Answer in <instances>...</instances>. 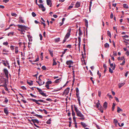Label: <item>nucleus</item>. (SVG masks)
Segmentation results:
<instances>
[{"label": "nucleus", "instance_id": "obj_1", "mask_svg": "<svg viewBox=\"0 0 129 129\" xmlns=\"http://www.w3.org/2000/svg\"><path fill=\"white\" fill-rule=\"evenodd\" d=\"M76 114L78 116L80 117V118H79L81 120H84V119L85 118L84 117V116L82 114L80 111L77 113Z\"/></svg>", "mask_w": 129, "mask_h": 129}, {"label": "nucleus", "instance_id": "obj_2", "mask_svg": "<svg viewBox=\"0 0 129 129\" xmlns=\"http://www.w3.org/2000/svg\"><path fill=\"white\" fill-rule=\"evenodd\" d=\"M17 25L19 28H20L22 29L26 30L27 28V27L25 25Z\"/></svg>", "mask_w": 129, "mask_h": 129}, {"label": "nucleus", "instance_id": "obj_3", "mask_svg": "<svg viewBox=\"0 0 129 129\" xmlns=\"http://www.w3.org/2000/svg\"><path fill=\"white\" fill-rule=\"evenodd\" d=\"M71 29L70 28H69L68 30V32L67 33L66 35L65 38L67 39L70 37V33L71 32Z\"/></svg>", "mask_w": 129, "mask_h": 129}, {"label": "nucleus", "instance_id": "obj_4", "mask_svg": "<svg viewBox=\"0 0 129 129\" xmlns=\"http://www.w3.org/2000/svg\"><path fill=\"white\" fill-rule=\"evenodd\" d=\"M70 90V88H67L66 89L63 93V94H66V95H67L69 92V91Z\"/></svg>", "mask_w": 129, "mask_h": 129}, {"label": "nucleus", "instance_id": "obj_5", "mask_svg": "<svg viewBox=\"0 0 129 129\" xmlns=\"http://www.w3.org/2000/svg\"><path fill=\"white\" fill-rule=\"evenodd\" d=\"M38 5L39 6V8H41L42 9V11H43L44 12L45 11V8L44 7V6L43 5V4H40V5L38 4Z\"/></svg>", "mask_w": 129, "mask_h": 129}, {"label": "nucleus", "instance_id": "obj_6", "mask_svg": "<svg viewBox=\"0 0 129 129\" xmlns=\"http://www.w3.org/2000/svg\"><path fill=\"white\" fill-rule=\"evenodd\" d=\"M46 2L47 5H50V7L52 6V3L51 0H46Z\"/></svg>", "mask_w": 129, "mask_h": 129}, {"label": "nucleus", "instance_id": "obj_7", "mask_svg": "<svg viewBox=\"0 0 129 129\" xmlns=\"http://www.w3.org/2000/svg\"><path fill=\"white\" fill-rule=\"evenodd\" d=\"M98 102L96 104V107L97 108H99H99H102V106L100 105V104L99 103V101L98 100Z\"/></svg>", "mask_w": 129, "mask_h": 129}, {"label": "nucleus", "instance_id": "obj_8", "mask_svg": "<svg viewBox=\"0 0 129 129\" xmlns=\"http://www.w3.org/2000/svg\"><path fill=\"white\" fill-rule=\"evenodd\" d=\"M30 100H31L32 101H33L34 102H35L37 104H38V105H40L41 104V103H39L38 102H39V101H38V100H37L35 99H30Z\"/></svg>", "mask_w": 129, "mask_h": 129}, {"label": "nucleus", "instance_id": "obj_9", "mask_svg": "<svg viewBox=\"0 0 129 129\" xmlns=\"http://www.w3.org/2000/svg\"><path fill=\"white\" fill-rule=\"evenodd\" d=\"M31 121H32L34 123H37L38 124L39 123V121L37 119H32Z\"/></svg>", "mask_w": 129, "mask_h": 129}, {"label": "nucleus", "instance_id": "obj_10", "mask_svg": "<svg viewBox=\"0 0 129 129\" xmlns=\"http://www.w3.org/2000/svg\"><path fill=\"white\" fill-rule=\"evenodd\" d=\"M78 41H79V43L78 44V47L79 48V50H80V42L81 41V38L80 37H78Z\"/></svg>", "mask_w": 129, "mask_h": 129}, {"label": "nucleus", "instance_id": "obj_11", "mask_svg": "<svg viewBox=\"0 0 129 129\" xmlns=\"http://www.w3.org/2000/svg\"><path fill=\"white\" fill-rule=\"evenodd\" d=\"M80 3L79 2H77V3H76L75 4V6L76 7L78 8L80 7Z\"/></svg>", "mask_w": 129, "mask_h": 129}, {"label": "nucleus", "instance_id": "obj_12", "mask_svg": "<svg viewBox=\"0 0 129 129\" xmlns=\"http://www.w3.org/2000/svg\"><path fill=\"white\" fill-rule=\"evenodd\" d=\"M73 62L71 60L67 61L66 62V64L68 65H71Z\"/></svg>", "mask_w": 129, "mask_h": 129}, {"label": "nucleus", "instance_id": "obj_13", "mask_svg": "<svg viewBox=\"0 0 129 129\" xmlns=\"http://www.w3.org/2000/svg\"><path fill=\"white\" fill-rule=\"evenodd\" d=\"M107 103L106 102H105L103 104V106L104 108L106 109L107 107Z\"/></svg>", "mask_w": 129, "mask_h": 129}, {"label": "nucleus", "instance_id": "obj_14", "mask_svg": "<svg viewBox=\"0 0 129 129\" xmlns=\"http://www.w3.org/2000/svg\"><path fill=\"white\" fill-rule=\"evenodd\" d=\"M125 83L123 82L121 83H119L118 84L119 88H120L122 86L124 85L125 84Z\"/></svg>", "mask_w": 129, "mask_h": 129}, {"label": "nucleus", "instance_id": "obj_15", "mask_svg": "<svg viewBox=\"0 0 129 129\" xmlns=\"http://www.w3.org/2000/svg\"><path fill=\"white\" fill-rule=\"evenodd\" d=\"M27 83L30 85H32L33 84V81H27Z\"/></svg>", "mask_w": 129, "mask_h": 129}, {"label": "nucleus", "instance_id": "obj_16", "mask_svg": "<svg viewBox=\"0 0 129 129\" xmlns=\"http://www.w3.org/2000/svg\"><path fill=\"white\" fill-rule=\"evenodd\" d=\"M4 113L7 115L9 113V112L8 111L7 108H5L4 109Z\"/></svg>", "mask_w": 129, "mask_h": 129}, {"label": "nucleus", "instance_id": "obj_17", "mask_svg": "<svg viewBox=\"0 0 129 129\" xmlns=\"http://www.w3.org/2000/svg\"><path fill=\"white\" fill-rule=\"evenodd\" d=\"M122 109L118 107H117V111L118 113H119L120 111L121 112H122Z\"/></svg>", "mask_w": 129, "mask_h": 129}, {"label": "nucleus", "instance_id": "obj_18", "mask_svg": "<svg viewBox=\"0 0 129 129\" xmlns=\"http://www.w3.org/2000/svg\"><path fill=\"white\" fill-rule=\"evenodd\" d=\"M79 36H81V35H82V32L81 31L80 28V27L79 28Z\"/></svg>", "mask_w": 129, "mask_h": 129}, {"label": "nucleus", "instance_id": "obj_19", "mask_svg": "<svg viewBox=\"0 0 129 129\" xmlns=\"http://www.w3.org/2000/svg\"><path fill=\"white\" fill-rule=\"evenodd\" d=\"M81 124L83 126L84 128H85V127H86L87 126V125H86V124H85V123H84L83 122H81Z\"/></svg>", "mask_w": 129, "mask_h": 129}, {"label": "nucleus", "instance_id": "obj_20", "mask_svg": "<svg viewBox=\"0 0 129 129\" xmlns=\"http://www.w3.org/2000/svg\"><path fill=\"white\" fill-rule=\"evenodd\" d=\"M3 72L5 74H8V71L6 69H4L3 70Z\"/></svg>", "mask_w": 129, "mask_h": 129}, {"label": "nucleus", "instance_id": "obj_21", "mask_svg": "<svg viewBox=\"0 0 129 129\" xmlns=\"http://www.w3.org/2000/svg\"><path fill=\"white\" fill-rule=\"evenodd\" d=\"M85 25L86 27L87 28L88 27V21L87 20L85 19Z\"/></svg>", "mask_w": 129, "mask_h": 129}, {"label": "nucleus", "instance_id": "obj_22", "mask_svg": "<svg viewBox=\"0 0 129 129\" xmlns=\"http://www.w3.org/2000/svg\"><path fill=\"white\" fill-rule=\"evenodd\" d=\"M34 116H36L37 117H39L40 118H42L43 117V116H42L41 115H39L38 114H35L34 115Z\"/></svg>", "mask_w": 129, "mask_h": 129}, {"label": "nucleus", "instance_id": "obj_23", "mask_svg": "<svg viewBox=\"0 0 129 129\" xmlns=\"http://www.w3.org/2000/svg\"><path fill=\"white\" fill-rule=\"evenodd\" d=\"M105 47V48H109V44L107 43H106L104 45Z\"/></svg>", "mask_w": 129, "mask_h": 129}, {"label": "nucleus", "instance_id": "obj_24", "mask_svg": "<svg viewBox=\"0 0 129 129\" xmlns=\"http://www.w3.org/2000/svg\"><path fill=\"white\" fill-rule=\"evenodd\" d=\"M28 37L29 39V41L30 42L31 41H32V39H31L32 38V37L30 35H28Z\"/></svg>", "mask_w": 129, "mask_h": 129}, {"label": "nucleus", "instance_id": "obj_25", "mask_svg": "<svg viewBox=\"0 0 129 129\" xmlns=\"http://www.w3.org/2000/svg\"><path fill=\"white\" fill-rule=\"evenodd\" d=\"M74 108H75V110L76 111V113H77L79 111L78 109L77 108L75 105H74Z\"/></svg>", "mask_w": 129, "mask_h": 129}, {"label": "nucleus", "instance_id": "obj_26", "mask_svg": "<svg viewBox=\"0 0 129 129\" xmlns=\"http://www.w3.org/2000/svg\"><path fill=\"white\" fill-rule=\"evenodd\" d=\"M107 34L108 35V36H109L110 38H111V33H110V31L109 30H108V31H107Z\"/></svg>", "mask_w": 129, "mask_h": 129}, {"label": "nucleus", "instance_id": "obj_27", "mask_svg": "<svg viewBox=\"0 0 129 129\" xmlns=\"http://www.w3.org/2000/svg\"><path fill=\"white\" fill-rule=\"evenodd\" d=\"M61 78H60L58 79H56L54 81V82L56 83H58L59 82V80H60V81H61Z\"/></svg>", "mask_w": 129, "mask_h": 129}, {"label": "nucleus", "instance_id": "obj_28", "mask_svg": "<svg viewBox=\"0 0 129 129\" xmlns=\"http://www.w3.org/2000/svg\"><path fill=\"white\" fill-rule=\"evenodd\" d=\"M115 106V104L114 103H113V105H112V111H113L114 110Z\"/></svg>", "mask_w": 129, "mask_h": 129}, {"label": "nucleus", "instance_id": "obj_29", "mask_svg": "<svg viewBox=\"0 0 129 129\" xmlns=\"http://www.w3.org/2000/svg\"><path fill=\"white\" fill-rule=\"evenodd\" d=\"M53 64H52L53 66L54 65H56L57 63L56 62L55 60L54 59H53Z\"/></svg>", "mask_w": 129, "mask_h": 129}, {"label": "nucleus", "instance_id": "obj_30", "mask_svg": "<svg viewBox=\"0 0 129 129\" xmlns=\"http://www.w3.org/2000/svg\"><path fill=\"white\" fill-rule=\"evenodd\" d=\"M37 89L38 90L39 92L40 93V94H41V93L43 92L38 87H37Z\"/></svg>", "mask_w": 129, "mask_h": 129}, {"label": "nucleus", "instance_id": "obj_31", "mask_svg": "<svg viewBox=\"0 0 129 129\" xmlns=\"http://www.w3.org/2000/svg\"><path fill=\"white\" fill-rule=\"evenodd\" d=\"M40 83H38V84L39 86H41L43 84L45 83V82L44 81H43V82H41V81H40Z\"/></svg>", "mask_w": 129, "mask_h": 129}, {"label": "nucleus", "instance_id": "obj_32", "mask_svg": "<svg viewBox=\"0 0 129 129\" xmlns=\"http://www.w3.org/2000/svg\"><path fill=\"white\" fill-rule=\"evenodd\" d=\"M18 30H19V31H21V34H24V33L23 32H25V31L24 30H23V29H21V30L18 29Z\"/></svg>", "mask_w": 129, "mask_h": 129}, {"label": "nucleus", "instance_id": "obj_33", "mask_svg": "<svg viewBox=\"0 0 129 129\" xmlns=\"http://www.w3.org/2000/svg\"><path fill=\"white\" fill-rule=\"evenodd\" d=\"M123 7L126 9H128V8L127 5L126 4H123Z\"/></svg>", "mask_w": 129, "mask_h": 129}, {"label": "nucleus", "instance_id": "obj_34", "mask_svg": "<svg viewBox=\"0 0 129 129\" xmlns=\"http://www.w3.org/2000/svg\"><path fill=\"white\" fill-rule=\"evenodd\" d=\"M2 63L5 66H7L5 60H2Z\"/></svg>", "mask_w": 129, "mask_h": 129}, {"label": "nucleus", "instance_id": "obj_35", "mask_svg": "<svg viewBox=\"0 0 129 129\" xmlns=\"http://www.w3.org/2000/svg\"><path fill=\"white\" fill-rule=\"evenodd\" d=\"M38 101L39 102H43L44 103H47V102L46 101H45L42 100H38Z\"/></svg>", "mask_w": 129, "mask_h": 129}, {"label": "nucleus", "instance_id": "obj_36", "mask_svg": "<svg viewBox=\"0 0 129 129\" xmlns=\"http://www.w3.org/2000/svg\"><path fill=\"white\" fill-rule=\"evenodd\" d=\"M97 73L98 75H99V78H100L101 77V73H99V70H98L97 71Z\"/></svg>", "mask_w": 129, "mask_h": 129}, {"label": "nucleus", "instance_id": "obj_37", "mask_svg": "<svg viewBox=\"0 0 129 129\" xmlns=\"http://www.w3.org/2000/svg\"><path fill=\"white\" fill-rule=\"evenodd\" d=\"M60 40V38H56L55 39V42H57L59 41Z\"/></svg>", "mask_w": 129, "mask_h": 129}, {"label": "nucleus", "instance_id": "obj_38", "mask_svg": "<svg viewBox=\"0 0 129 129\" xmlns=\"http://www.w3.org/2000/svg\"><path fill=\"white\" fill-rule=\"evenodd\" d=\"M50 121H51V119H48L47 120V121L46 122V123L47 124H50L51 123L50 122Z\"/></svg>", "mask_w": 129, "mask_h": 129}, {"label": "nucleus", "instance_id": "obj_39", "mask_svg": "<svg viewBox=\"0 0 129 129\" xmlns=\"http://www.w3.org/2000/svg\"><path fill=\"white\" fill-rule=\"evenodd\" d=\"M52 83V82L50 81H47L46 83V84H47L48 85Z\"/></svg>", "mask_w": 129, "mask_h": 129}, {"label": "nucleus", "instance_id": "obj_40", "mask_svg": "<svg viewBox=\"0 0 129 129\" xmlns=\"http://www.w3.org/2000/svg\"><path fill=\"white\" fill-rule=\"evenodd\" d=\"M125 59H124L123 61H122V63H120V65H124L125 63Z\"/></svg>", "mask_w": 129, "mask_h": 129}, {"label": "nucleus", "instance_id": "obj_41", "mask_svg": "<svg viewBox=\"0 0 129 129\" xmlns=\"http://www.w3.org/2000/svg\"><path fill=\"white\" fill-rule=\"evenodd\" d=\"M49 53H50V55H51V56L52 57H53V51H51L50 50H49Z\"/></svg>", "mask_w": 129, "mask_h": 129}, {"label": "nucleus", "instance_id": "obj_42", "mask_svg": "<svg viewBox=\"0 0 129 129\" xmlns=\"http://www.w3.org/2000/svg\"><path fill=\"white\" fill-rule=\"evenodd\" d=\"M41 94L42 95L45 97H46L47 96V95L45 94V93L43 92L41 93Z\"/></svg>", "mask_w": 129, "mask_h": 129}, {"label": "nucleus", "instance_id": "obj_43", "mask_svg": "<svg viewBox=\"0 0 129 129\" xmlns=\"http://www.w3.org/2000/svg\"><path fill=\"white\" fill-rule=\"evenodd\" d=\"M39 58L38 56L36 58V59H35V60H34V62H37L39 60Z\"/></svg>", "mask_w": 129, "mask_h": 129}, {"label": "nucleus", "instance_id": "obj_44", "mask_svg": "<svg viewBox=\"0 0 129 129\" xmlns=\"http://www.w3.org/2000/svg\"><path fill=\"white\" fill-rule=\"evenodd\" d=\"M18 22L20 23H23L24 22V21L22 19L19 20Z\"/></svg>", "mask_w": 129, "mask_h": 129}, {"label": "nucleus", "instance_id": "obj_45", "mask_svg": "<svg viewBox=\"0 0 129 129\" xmlns=\"http://www.w3.org/2000/svg\"><path fill=\"white\" fill-rule=\"evenodd\" d=\"M31 14L32 16L34 17L36 16V14L34 12H33L31 13Z\"/></svg>", "mask_w": 129, "mask_h": 129}, {"label": "nucleus", "instance_id": "obj_46", "mask_svg": "<svg viewBox=\"0 0 129 129\" xmlns=\"http://www.w3.org/2000/svg\"><path fill=\"white\" fill-rule=\"evenodd\" d=\"M11 15L12 16H14L15 17H16L17 16V15L15 13H12Z\"/></svg>", "mask_w": 129, "mask_h": 129}, {"label": "nucleus", "instance_id": "obj_47", "mask_svg": "<svg viewBox=\"0 0 129 129\" xmlns=\"http://www.w3.org/2000/svg\"><path fill=\"white\" fill-rule=\"evenodd\" d=\"M42 69L43 70H46V68L45 66H43L42 67Z\"/></svg>", "mask_w": 129, "mask_h": 129}, {"label": "nucleus", "instance_id": "obj_48", "mask_svg": "<svg viewBox=\"0 0 129 129\" xmlns=\"http://www.w3.org/2000/svg\"><path fill=\"white\" fill-rule=\"evenodd\" d=\"M114 98H115V100L117 102H119V100L118 99L117 97H116V96H115V97H114Z\"/></svg>", "mask_w": 129, "mask_h": 129}, {"label": "nucleus", "instance_id": "obj_49", "mask_svg": "<svg viewBox=\"0 0 129 129\" xmlns=\"http://www.w3.org/2000/svg\"><path fill=\"white\" fill-rule=\"evenodd\" d=\"M72 115L73 117L75 116V113L74 111H72Z\"/></svg>", "mask_w": 129, "mask_h": 129}, {"label": "nucleus", "instance_id": "obj_50", "mask_svg": "<svg viewBox=\"0 0 129 129\" xmlns=\"http://www.w3.org/2000/svg\"><path fill=\"white\" fill-rule=\"evenodd\" d=\"M109 71L111 73H113L112 70L110 68H109Z\"/></svg>", "mask_w": 129, "mask_h": 129}, {"label": "nucleus", "instance_id": "obj_51", "mask_svg": "<svg viewBox=\"0 0 129 129\" xmlns=\"http://www.w3.org/2000/svg\"><path fill=\"white\" fill-rule=\"evenodd\" d=\"M8 43L7 42H4L3 43V44L5 45H7L8 44Z\"/></svg>", "mask_w": 129, "mask_h": 129}, {"label": "nucleus", "instance_id": "obj_52", "mask_svg": "<svg viewBox=\"0 0 129 129\" xmlns=\"http://www.w3.org/2000/svg\"><path fill=\"white\" fill-rule=\"evenodd\" d=\"M21 88L24 90H26V88L24 86H22L21 87Z\"/></svg>", "mask_w": 129, "mask_h": 129}, {"label": "nucleus", "instance_id": "obj_53", "mask_svg": "<svg viewBox=\"0 0 129 129\" xmlns=\"http://www.w3.org/2000/svg\"><path fill=\"white\" fill-rule=\"evenodd\" d=\"M39 36L40 38V40H42V35L41 34H40Z\"/></svg>", "mask_w": 129, "mask_h": 129}, {"label": "nucleus", "instance_id": "obj_54", "mask_svg": "<svg viewBox=\"0 0 129 129\" xmlns=\"http://www.w3.org/2000/svg\"><path fill=\"white\" fill-rule=\"evenodd\" d=\"M103 66L104 68V69H107V66H106V64H103Z\"/></svg>", "mask_w": 129, "mask_h": 129}, {"label": "nucleus", "instance_id": "obj_55", "mask_svg": "<svg viewBox=\"0 0 129 129\" xmlns=\"http://www.w3.org/2000/svg\"><path fill=\"white\" fill-rule=\"evenodd\" d=\"M101 91L99 90L98 91V95L99 97H100L101 95Z\"/></svg>", "mask_w": 129, "mask_h": 129}, {"label": "nucleus", "instance_id": "obj_56", "mask_svg": "<svg viewBox=\"0 0 129 129\" xmlns=\"http://www.w3.org/2000/svg\"><path fill=\"white\" fill-rule=\"evenodd\" d=\"M42 75H40L38 77L39 80V81H41L42 80L41 79H40V78H41L40 77H42Z\"/></svg>", "mask_w": 129, "mask_h": 129}, {"label": "nucleus", "instance_id": "obj_57", "mask_svg": "<svg viewBox=\"0 0 129 129\" xmlns=\"http://www.w3.org/2000/svg\"><path fill=\"white\" fill-rule=\"evenodd\" d=\"M80 98H78V102L79 104V105H80Z\"/></svg>", "mask_w": 129, "mask_h": 129}, {"label": "nucleus", "instance_id": "obj_58", "mask_svg": "<svg viewBox=\"0 0 129 129\" xmlns=\"http://www.w3.org/2000/svg\"><path fill=\"white\" fill-rule=\"evenodd\" d=\"M113 55L114 56H116L117 55V53L116 52L114 51L113 52Z\"/></svg>", "mask_w": 129, "mask_h": 129}, {"label": "nucleus", "instance_id": "obj_59", "mask_svg": "<svg viewBox=\"0 0 129 129\" xmlns=\"http://www.w3.org/2000/svg\"><path fill=\"white\" fill-rule=\"evenodd\" d=\"M18 50L17 49V48H16L15 49V54H17L18 52Z\"/></svg>", "mask_w": 129, "mask_h": 129}, {"label": "nucleus", "instance_id": "obj_60", "mask_svg": "<svg viewBox=\"0 0 129 129\" xmlns=\"http://www.w3.org/2000/svg\"><path fill=\"white\" fill-rule=\"evenodd\" d=\"M107 95L108 96V97L109 98H113L112 97L111 95H109V93L107 94Z\"/></svg>", "mask_w": 129, "mask_h": 129}, {"label": "nucleus", "instance_id": "obj_61", "mask_svg": "<svg viewBox=\"0 0 129 129\" xmlns=\"http://www.w3.org/2000/svg\"><path fill=\"white\" fill-rule=\"evenodd\" d=\"M30 95L32 97H35V98H36V96H35L34 95H33L32 93H30Z\"/></svg>", "mask_w": 129, "mask_h": 129}, {"label": "nucleus", "instance_id": "obj_62", "mask_svg": "<svg viewBox=\"0 0 129 129\" xmlns=\"http://www.w3.org/2000/svg\"><path fill=\"white\" fill-rule=\"evenodd\" d=\"M67 49H65L64 50V51L62 52V54H65V53L66 52V51H67Z\"/></svg>", "mask_w": 129, "mask_h": 129}, {"label": "nucleus", "instance_id": "obj_63", "mask_svg": "<svg viewBox=\"0 0 129 129\" xmlns=\"http://www.w3.org/2000/svg\"><path fill=\"white\" fill-rule=\"evenodd\" d=\"M77 98H80V97L79 96V93H77L76 94Z\"/></svg>", "mask_w": 129, "mask_h": 129}, {"label": "nucleus", "instance_id": "obj_64", "mask_svg": "<svg viewBox=\"0 0 129 129\" xmlns=\"http://www.w3.org/2000/svg\"><path fill=\"white\" fill-rule=\"evenodd\" d=\"M76 118L75 117V116L73 117V121L74 122H76Z\"/></svg>", "mask_w": 129, "mask_h": 129}]
</instances>
